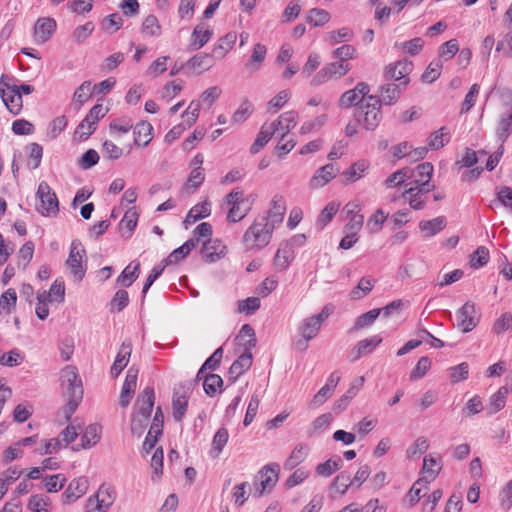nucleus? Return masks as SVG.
Listing matches in <instances>:
<instances>
[{
	"mask_svg": "<svg viewBox=\"0 0 512 512\" xmlns=\"http://www.w3.org/2000/svg\"><path fill=\"white\" fill-rule=\"evenodd\" d=\"M274 230L266 218L256 217L243 234L242 243L245 250L258 252L264 249L270 243Z\"/></svg>",
	"mask_w": 512,
	"mask_h": 512,
	"instance_id": "obj_1",
	"label": "nucleus"
},
{
	"mask_svg": "<svg viewBox=\"0 0 512 512\" xmlns=\"http://www.w3.org/2000/svg\"><path fill=\"white\" fill-rule=\"evenodd\" d=\"M155 393L152 387H146L139 395L135 403L137 412L132 416L131 432L140 437L147 425L154 406Z\"/></svg>",
	"mask_w": 512,
	"mask_h": 512,
	"instance_id": "obj_2",
	"label": "nucleus"
},
{
	"mask_svg": "<svg viewBox=\"0 0 512 512\" xmlns=\"http://www.w3.org/2000/svg\"><path fill=\"white\" fill-rule=\"evenodd\" d=\"M381 106L377 96L369 95L365 103L355 108V118L358 122H362L367 130L373 131L382 119Z\"/></svg>",
	"mask_w": 512,
	"mask_h": 512,
	"instance_id": "obj_3",
	"label": "nucleus"
},
{
	"mask_svg": "<svg viewBox=\"0 0 512 512\" xmlns=\"http://www.w3.org/2000/svg\"><path fill=\"white\" fill-rule=\"evenodd\" d=\"M225 202L230 206L227 221L236 223L244 219L251 210V203L240 188H234L225 196Z\"/></svg>",
	"mask_w": 512,
	"mask_h": 512,
	"instance_id": "obj_4",
	"label": "nucleus"
},
{
	"mask_svg": "<svg viewBox=\"0 0 512 512\" xmlns=\"http://www.w3.org/2000/svg\"><path fill=\"white\" fill-rule=\"evenodd\" d=\"M278 474L279 465L276 463L266 465L261 469L253 483L255 495L261 497L271 492L278 481Z\"/></svg>",
	"mask_w": 512,
	"mask_h": 512,
	"instance_id": "obj_5",
	"label": "nucleus"
},
{
	"mask_svg": "<svg viewBox=\"0 0 512 512\" xmlns=\"http://www.w3.org/2000/svg\"><path fill=\"white\" fill-rule=\"evenodd\" d=\"M36 196L40 200V203L36 205V209L41 215L55 216L58 213V198L47 182H40Z\"/></svg>",
	"mask_w": 512,
	"mask_h": 512,
	"instance_id": "obj_6",
	"label": "nucleus"
},
{
	"mask_svg": "<svg viewBox=\"0 0 512 512\" xmlns=\"http://www.w3.org/2000/svg\"><path fill=\"white\" fill-rule=\"evenodd\" d=\"M434 167L430 162L419 164L414 170H410L414 180L410 181L407 186L417 188L415 193H429L435 189L434 183L431 182V177Z\"/></svg>",
	"mask_w": 512,
	"mask_h": 512,
	"instance_id": "obj_7",
	"label": "nucleus"
},
{
	"mask_svg": "<svg viewBox=\"0 0 512 512\" xmlns=\"http://www.w3.org/2000/svg\"><path fill=\"white\" fill-rule=\"evenodd\" d=\"M332 312L333 307L331 305H326L323 307L319 314L305 319L298 328L301 337H303L305 340H311L316 337L323 322L330 316Z\"/></svg>",
	"mask_w": 512,
	"mask_h": 512,
	"instance_id": "obj_8",
	"label": "nucleus"
},
{
	"mask_svg": "<svg viewBox=\"0 0 512 512\" xmlns=\"http://www.w3.org/2000/svg\"><path fill=\"white\" fill-rule=\"evenodd\" d=\"M457 328L463 332L468 333L472 331L479 322L477 317L476 304L471 301H467L457 312Z\"/></svg>",
	"mask_w": 512,
	"mask_h": 512,
	"instance_id": "obj_9",
	"label": "nucleus"
},
{
	"mask_svg": "<svg viewBox=\"0 0 512 512\" xmlns=\"http://www.w3.org/2000/svg\"><path fill=\"white\" fill-rule=\"evenodd\" d=\"M86 250L79 241H73L70 247V253L66 261L76 281L80 282L85 276V268L82 265Z\"/></svg>",
	"mask_w": 512,
	"mask_h": 512,
	"instance_id": "obj_10",
	"label": "nucleus"
},
{
	"mask_svg": "<svg viewBox=\"0 0 512 512\" xmlns=\"http://www.w3.org/2000/svg\"><path fill=\"white\" fill-rule=\"evenodd\" d=\"M410 79H405L399 83H386L379 87L378 101L382 105H394L400 99L401 94L409 84Z\"/></svg>",
	"mask_w": 512,
	"mask_h": 512,
	"instance_id": "obj_11",
	"label": "nucleus"
},
{
	"mask_svg": "<svg viewBox=\"0 0 512 512\" xmlns=\"http://www.w3.org/2000/svg\"><path fill=\"white\" fill-rule=\"evenodd\" d=\"M370 91L366 82H358L353 89L344 92L339 98L338 105L342 108H349L352 105L357 107L365 99Z\"/></svg>",
	"mask_w": 512,
	"mask_h": 512,
	"instance_id": "obj_12",
	"label": "nucleus"
},
{
	"mask_svg": "<svg viewBox=\"0 0 512 512\" xmlns=\"http://www.w3.org/2000/svg\"><path fill=\"white\" fill-rule=\"evenodd\" d=\"M413 70V63L408 60H399L387 65L383 76L387 81H403L409 79V74Z\"/></svg>",
	"mask_w": 512,
	"mask_h": 512,
	"instance_id": "obj_13",
	"label": "nucleus"
},
{
	"mask_svg": "<svg viewBox=\"0 0 512 512\" xmlns=\"http://www.w3.org/2000/svg\"><path fill=\"white\" fill-rule=\"evenodd\" d=\"M110 487L101 485L98 492L90 496L86 503V508L94 509L95 511L106 512L113 504L114 497Z\"/></svg>",
	"mask_w": 512,
	"mask_h": 512,
	"instance_id": "obj_14",
	"label": "nucleus"
},
{
	"mask_svg": "<svg viewBox=\"0 0 512 512\" xmlns=\"http://www.w3.org/2000/svg\"><path fill=\"white\" fill-rule=\"evenodd\" d=\"M60 377L67 396H73L74 390L79 388L81 397H83L82 381L75 366L68 365L63 368L61 370Z\"/></svg>",
	"mask_w": 512,
	"mask_h": 512,
	"instance_id": "obj_15",
	"label": "nucleus"
},
{
	"mask_svg": "<svg viewBox=\"0 0 512 512\" xmlns=\"http://www.w3.org/2000/svg\"><path fill=\"white\" fill-rule=\"evenodd\" d=\"M89 481L86 477L73 479L62 494L63 502L71 504L82 497L88 490Z\"/></svg>",
	"mask_w": 512,
	"mask_h": 512,
	"instance_id": "obj_16",
	"label": "nucleus"
},
{
	"mask_svg": "<svg viewBox=\"0 0 512 512\" xmlns=\"http://www.w3.org/2000/svg\"><path fill=\"white\" fill-rule=\"evenodd\" d=\"M138 373V368L134 366H131L128 369L119 398V404L121 407H127L129 405L130 400L135 393Z\"/></svg>",
	"mask_w": 512,
	"mask_h": 512,
	"instance_id": "obj_17",
	"label": "nucleus"
},
{
	"mask_svg": "<svg viewBox=\"0 0 512 512\" xmlns=\"http://www.w3.org/2000/svg\"><path fill=\"white\" fill-rule=\"evenodd\" d=\"M205 262L213 263L226 254V246L219 239L204 240L201 250Z\"/></svg>",
	"mask_w": 512,
	"mask_h": 512,
	"instance_id": "obj_18",
	"label": "nucleus"
},
{
	"mask_svg": "<svg viewBox=\"0 0 512 512\" xmlns=\"http://www.w3.org/2000/svg\"><path fill=\"white\" fill-rule=\"evenodd\" d=\"M286 212V203L281 195H275L271 202V208L265 215L260 217L266 218L268 223L276 228L283 222L284 214Z\"/></svg>",
	"mask_w": 512,
	"mask_h": 512,
	"instance_id": "obj_19",
	"label": "nucleus"
},
{
	"mask_svg": "<svg viewBox=\"0 0 512 512\" xmlns=\"http://www.w3.org/2000/svg\"><path fill=\"white\" fill-rule=\"evenodd\" d=\"M294 259L292 243L282 242L273 258V266L277 271L286 270Z\"/></svg>",
	"mask_w": 512,
	"mask_h": 512,
	"instance_id": "obj_20",
	"label": "nucleus"
},
{
	"mask_svg": "<svg viewBox=\"0 0 512 512\" xmlns=\"http://www.w3.org/2000/svg\"><path fill=\"white\" fill-rule=\"evenodd\" d=\"M56 30V21L53 18H40L34 26L35 42L45 43Z\"/></svg>",
	"mask_w": 512,
	"mask_h": 512,
	"instance_id": "obj_21",
	"label": "nucleus"
},
{
	"mask_svg": "<svg viewBox=\"0 0 512 512\" xmlns=\"http://www.w3.org/2000/svg\"><path fill=\"white\" fill-rule=\"evenodd\" d=\"M338 173V169L333 164H327L319 168L314 176L309 181V186L312 189H318L325 186Z\"/></svg>",
	"mask_w": 512,
	"mask_h": 512,
	"instance_id": "obj_22",
	"label": "nucleus"
},
{
	"mask_svg": "<svg viewBox=\"0 0 512 512\" xmlns=\"http://www.w3.org/2000/svg\"><path fill=\"white\" fill-rule=\"evenodd\" d=\"M252 365V353L244 349V352L232 363L229 368V380L235 381L245 373Z\"/></svg>",
	"mask_w": 512,
	"mask_h": 512,
	"instance_id": "obj_23",
	"label": "nucleus"
},
{
	"mask_svg": "<svg viewBox=\"0 0 512 512\" xmlns=\"http://www.w3.org/2000/svg\"><path fill=\"white\" fill-rule=\"evenodd\" d=\"M345 210L349 217L348 223L344 227V231H350L358 234L363 227L364 216L359 214L360 207L356 203H348Z\"/></svg>",
	"mask_w": 512,
	"mask_h": 512,
	"instance_id": "obj_24",
	"label": "nucleus"
},
{
	"mask_svg": "<svg viewBox=\"0 0 512 512\" xmlns=\"http://www.w3.org/2000/svg\"><path fill=\"white\" fill-rule=\"evenodd\" d=\"M512 132V106L508 107L497 122L495 133L498 140L503 143L509 138Z\"/></svg>",
	"mask_w": 512,
	"mask_h": 512,
	"instance_id": "obj_25",
	"label": "nucleus"
},
{
	"mask_svg": "<svg viewBox=\"0 0 512 512\" xmlns=\"http://www.w3.org/2000/svg\"><path fill=\"white\" fill-rule=\"evenodd\" d=\"M131 351V343L123 342L114 360V363L111 366L110 373L113 377L119 376L123 369L127 366Z\"/></svg>",
	"mask_w": 512,
	"mask_h": 512,
	"instance_id": "obj_26",
	"label": "nucleus"
},
{
	"mask_svg": "<svg viewBox=\"0 0 512 512\" xmlns=\"http://www.w3.org/2000/svg\"><path fill=\"white\" fill-rule=\"evenodd\" d=\"M381 342L382 338L378 335L359 341L356 347L351 351L352 360L356 361L362 355L371 353Z\"/></svg>",
	"mask_w": 512,
	"mask_h": 512,
	"instance_id": "obj_27",
	"label": "nucleus"
},
{
	"mask_svg": "<svg viewBox=\"0 0 512 512\" xmlns=\"http://www.w3.org/2000/svg\"><path fill=\"white\" fill-rule=\"evenodd\" d=\"M7 109L14 115H18L23 107L22 95L18 93L17 85L8 88L5 98H2Z\"/></svg>",
	"mask_w": 512,
	"mask_h": 512,
	"instance_id": "obj_28",
	"label": "nucleus"
},
{
	"mask_svg": "<svg viewBox=\"0 0 512 512\" xmlns=\"http://www.w3.org/2000/svg\"><path fill=\"white\" fill-rule=\"evenodd\" d=\"M213 58L212 54H197L185 63L186 70L198 71V73L206 71L213 66Z\"/></svg>",
	"mask_w": 512,
	"mask_h": 512,
	"instance_id": "obj_29",
	"label": "nucleus"
},
{
	"mask_svg": "<svg viewBox=\"0 0 512 512\" xmlns=\"http://www.w3.org/2000/svg\"><path fill=\"white\" fill-rule=\"evenodd\" d=\"M198 245L196 238H190L183 245L172 251L165 259V264H175L184 259L190 251Z\"/></svg>",
	"mask_w": 512,
	"mask_h": 512,
	"instance_id": "obj_30",
	"label": "nucleus"
},
{
	"mask_svg": "<svg viewBox=\"0 0 512 512\" xmlns=\"http://www.w3.org/2000/svg\"><path fill=\"white\" fill-rule=\"evenodd\" d=\"M236 39L237 36L235 33H228L225 36L221 37L213 47L212 57L216 59L224 58L228 51L235 44Z\"/></svg>",
	"mask_w": 512,
	"mask_h": 512,
	"instance_id": "obj_31",
	"label": "nucleus"
},
{
	"mask_svg": "<svg viewBox=\"0 0 512 512\" xmlns=\"http://www.w3.org/2000/svg\"><path fill=\"white\" fill-rule=\"evenodd\" d=\"M212 30L205 27L204 24H198L191 35V46L194 50L202 48L212 37Z\"/></svg>",
	"mask_w": 512,
	"mask_h": 512,
	"instance_id": "obj_32",
	"label": "nucleus"
},
{
	"mask_svg": "<svg viewBox=\"0 0 512 512\" xmlns=\"http://www.w3.org/2000/svg\"><path fill=\"white\" fill-rule=\"evenodd\" d=\"M152 130L150 123L145 121L138 123L133 129L135 145L147 146L152 139Z\"/></svg>",
	"mask_w": 512,
	"mask_h": 512,
	"instance_id": "obj_33",
	"label": "nucleus"
},
{
	"mask_svg": "<svg viewBox=\"0 0 512 512\" xmlns=\"http://www.w3.org/2000/svg\"><path fill=\"white\" fill-rule=\"evenodd\" d=\"M266 54L267 48L265 45L261 43L255 44L252 54L247 63L245 64L246 69H248L251 72L257 71L264 62Z\"/></svg>",
	"mask_w": 512,
	"mask_h": 512,
	"instance_id": "obj_34",
	"label": "nucleus"
},
{
	"mask_svg": "<svg viewBox=\"0 0 512 512\" xmlns=\"http://www.w3.org/2000/svg\"><path fill=\"white\" fill-rule=\"evenodd\" d=\"M508 394V387H500L499 390L496 393H494L489 399L488 414L492 415L502 410L505 407Z\"/></svg>",
	"mask_w": 512,
	"mask_h": 512,
	"instance_id": "obj_35",
	"label": "nucleus"
},
{
	"mask_svg": "<svg viewBox=\"0 0 512 512\" xmlns=\"http://www.w3.org/2000/svg\"><path fill=\"white\" fill-rule=\"evenodd\" d=\"M375 283L376 281L371 277H362L358 284L350 291V299L359 300L364 298L372 291Z\"/></svg>",
	"mask_w": 512,
	"mask_h": 512,
	"instance_id": "obj_36",
	"label": "nucleus"
},
{
	"mask_svg": "<svg viewBox=\"0 0 512 512\" xmlns=\"http://www.w3.org/2000/svg\"><path fill=\"white\" fill-rule=\"evenodd\" d=\"M93 86L91 81H84L74 92L72 105L75 109H80L92 96Z\"/></svg>",
	"mask_w": 512,
	"mask_h": 512,
	"instance_id": "obj_37",
	"label": "nucleus"
},
{
	"mask_svg": "<svg viewBox=\"0 0 512 512\" xmlns=\"http://www.w3.org/2000/svg\"><path fill=\"white\" fill-rule=\"evenodd\" d=\"M275 132V128H273L271 124H264L257 134L254 143L251 145L250 152L252 154L258 153L268 143Z\"/></svg>",
	"mask_w": 512,
	"mask_h": 512,
	"instance_id": "obj_38",
	"label": "nucleus"
},
{
	"mask_svg": "<svg viewBox=\"0 0 512 512\" xmlns=\"http://www.w3.org/2000/svg\"><path fill=\"white\" fill-rule=\"evenodd\" d=\"M210 213H211L210 203L208 201H204L202 203H199V204L193 206L189 210V212L184 220V223L186 225L193 224L199 219L208 217L210 215Z\"/></svg>",
	"mask_w": 512,
	"mask_h": 512,
	"instance_id": "obj_39",
	"label": "nucleus"
},
{
	"mask_svg": "<svg viewBox=\"0 0 512 512\" xmlns=\"http://www.w3.org/2000/svg\"><path fill=\"white\" fill-rule=\"evenodd\" d=\"M296 117L297 115L293 111L283 113L279 119L271 123V126L275 128V131L282 130L289 134V131L296 126Z\"/></svg>",
	"mask_w": 512,
	"mask_h": 512,
	"instance_id": "obj_40",
	"label": "nucleus"
},
{
	"mask_svg": "<svg viewBox=\"0 0 512 512\" xmlns=\"http://www.w3.org/2000/svg\"><path fill=\"white\" fill-rule=\"evenodd\" d=\"M418 191L417 188H413L408 186V188L403 192L402 196L403 198L407 199L409 202V205L414 210H421L424 208L426 204V197L425 195L427 193H415Z\"/></svg>",
	"mask_w": 512,
	"mask_h": 512,
	"instance_id": "obj_41",
	"label": "nucleus"
},
{
	"mask_svg": "<svg viewBox=\"0 0 512 512\" xmlns=\"http://www.w3.org/2000/svg\"><path fill=\"white\" fill-rule=\"evenodd\" d=\"M445 227V218L443 216L436 217L432 220H423L419 223L421 231L426 232L427 237L434 236L442 231Z\"/></svg>",
	"mask_w": 512,
	"mask_h": 512,
	"instance_id": "obj_42",
	"label": "nucleus"
},
{
	"mask_svg": "<svg viewBox=\"0 0 512 512\" xmlns=\"http://www.w3.org/2000/svg\"><path fill=\"white\" fill-rule=\"evenodd\" d=\"M368 163L364 160L353 163L347 170L343 172V176L347 183H352L363 177L364 172L368 169Z\"/></svg>",
	"mask_w": 512,
	"mask_h": 512,
	"instance_id": "obj_43",
	"label": "nucleus"
},
{
	"mask_svg": "<svg viewBox=\"0 0 512 512\" xmlns=\"http://www.w3.org/2000/svg\"><path fill=\"white\" fill-rule=\"evenodd\" d=\"M101 427L97 424H90L86 427L81 437V446L84 449L94 446L100 439Z\"/></svg>",
	"mask_w": 512,
	"mask_h": 512,
	"instance_id": "obj_44",
	"label": "nucleus"
},
{
	"mask_svg": "<svg viewBox=\"0 0 512 512\" xmlns=\"http://www.w3.org/2000/svg\"><path fill=\"white\" fill-rule=\"evenodd\" d=\"M308 454V448L304 445H299L293 449L290 456L284 463L286 470H292L300 463H302Z\"/></svg>",
	"mask_w": 512,
	"mask_h": 512,
	"instance_id": "obj_45",
	"label": "nucleus"
},
{
	"mask_svg": "<svg viewBox=\"0 0 512 512\" xmlns=\"http://www.w3.org/2000/svg\"><path fill=\"white\" fill-rule=\"evenodd\" d=\"M343 461L337 456L334 459H328L327 461L320 463L316 466V473L322 477H329L335 471L342 467Z\"/></svg>",
	"mask_w": 512,
	"mask_h": 512,
	"instance_id": "obj_46",
	"label": "nucleus"
},
{
	"mask_svg": "<svg viewBox=\"0 0 512 512\" xmlns=\"http://www.w3.org/2000/svg\"><path fill=\"white\" fill-rule=\"evenodd\" d=\"M339 207V203H328L318 216V219L316 221L317 229L322 230L333 219V217L339 210Z\"/></svg>",
	"mask_w": 512,
	"mask_h": 512,
	"instance_id": "obj_47",
	"label": "nucleus"
},
{
	"mask_svg": "<svg viewBox=\"0 0 512 512\" xmlns=\"http://www.w3.org/2000/svg\"><path fill=\"white\" fill-rule=\"evenodd\" d=\"M449 131L446 127H441L438 131L432 133L427 142L432 150H438L449 142Z\"/></svg>",
	"mask_w": 512,
	"mask_h": 512,
	"instance_id": "obj_48",
	"label": "nucleus"
},
{
	"mask_svg": "<svg viewBox=\"0 0 512 512\" xmlns=\"http://www.w3.org/2000/svg\"><path fill=\"white\" fill-rule=\"evenodd\" d=\"M424 46L422 38L416 37L406 42H395L394 49L401 50L412 56L417 55Z\"/></svg>",
	"mask_w": 512,
	"mask_h": 512,
	"instance_id": "obj_49",
	"label": "nucleus"
},
{
	"mask_svg": "<svg viewBox=\"0 0 512 512\" xmlns=\"http://www.w3.org/2000/svg\"><path fill=\"white\" fill-rule=\"evenodd\" d=\"M22 474V471L16 467L7 469L0 478V499L5 495L10 484L15 482Z\"/></svg>",
	"mask_w": 512,
	"mask_h": 512,
	"instance_id": "obj_50",
	"label": "nucleus"
},
{
	"mask_svg": "<svg viewBox=\"0 0 512 512\" xmlns=\"http://www.w3.org/2000/svg\"><path fill=\"white\" fill-rule=\"evenodd\" d=\"M187 405L188 401L184 395H179L177 392L173 394L172 409L173 417L176 421H182L187 411Z\"/></svg>",
	"mask_w": 512,
	"mask_h": 512,
	"instance_id": "obj_51",
	"label": "nucleus"
},
{
	"mask_svg": "<svg viewBox=\"0 0 512 512\" xmlns=\"http://www.w3.org/2000/svg\"><path fill=\"white\" fill-rule=\"evenodd\" d=\"M352 484L353 481L350 474L348 472H341L334 478L330 489L335 490L340 495H344Z\"/></svg>",
	"mask_w": 512,
	"mask_h": 512,
	"instance_id": "obj_52",
	"label": "nucleus"
},
{
	"mask_svg": "<svg viewBox=\"0 0 512 512\" xmlns=\"http://www.w3.org/2000/svg\"><path fill=\"white\" fill-rule=\"evenodd\" d=\"M139 267V263H136L133 267L132 264H129L117 278V283L124 287L131 286L133 282L138 278Z\"/></svg>",
	"mask_w": 512,
	"mask_h": 512,
	"instance_id": "obj_53",
	"label": "nucleus"
},
{
	"mask_svg": "<svg viewBox=\"0 0 512 512\" xmlns=\"http://www.w3.org/2000/svg\"><path fill=\"white\" fill-rule=\"evenodd\" d=\"M490 254L489 250L485 246H479L471 255H470V266L474 269L483 267L489 261Z\"/></svg>",
	"mask_w": 512,
	"mask_h": 512,
	"instance_id": "obj_54",
	"label": "nucleus"
},
{
	"mask_svg": "<svg viewBox=\"0 0 512 512\" xmlns=\"http://www.w3.org/2000/svg\"><path fill=\"white\" fill-rule=\"evenodd\" d=\"M246 339L245 343H243L244 349L246 350H252L256 346V336L254 329L249 324H244L239 332V335L236 337V340H244Z\"/></svg>",
	"mask_w": 512,
	"mask_h": 512,
	"instance_id": "obj_55",
	"label": "nucleus"
},
{
	"mask_svg": "<svg viewBox=\"0 0 512 512\" xmlns=\"http://www.w3.org/2000/svg\"><path fill=\"white\" fill-rule=\"evenodd\" d=\"M123 25V18L118 13L106 16L101 22V28L107 33H113L119 30Z\"/></svg>",
	"mask_w": 512,
	"mask_h": 512,
	"instance_id": "obj_56",
	"label": "nucleus"
},
{
	"mask_svg": "<svg viewBox=\"0 0 512 512\" xmlns=\"http://www.w3.org/2000/svg\"><path fill=\"white\" fill-rule=\"evenodd\" d=\"M222 384L223 380L218 374H207L204 377L203 387L209 396H214Z\"/></svg>",
	"mask_w": 512,
	"mask_h": 512,
	"instance_id": "obj_57",
	"label": "nucleus"
},
{
	"mask_svg": "<svg viewBox=\"0 0 512 512\" xmlns=\"http://www.w3.org/2000/svg\"><path fill=\"white\" fill-rule=\"evenodd\" d=\"M67 397H68V402L63 407L62 413L64 415L65 420L68 421V420H70V418L73 415V413L76 411V409H77V407H78V405L81 402L83 397H81V393H80V389L79 388L74 390L73 396H67Z\"/></svg>",
	"mask_w": 512,
	"mask_h": 512,
	"instance_id": "obj_58",
	"label": "nucleus"
},
{
	"mask_svg": "<svg viewBox=\"0 0 512 512\" xmlns=\"http://www.w3.org/2000/svg\"><path fill=\"white\" fill-rule=\"evenodd\" d=\"M66 481V477L62 474L48 476L44 478L45 489L49 493H56L64 487Z\"/></svg>",
	"mask_w": 512,
	"mask_h": 512,
	"instance_id": "obj_59",
	"label": "nucleus"
},
{
	"mask_svg": "<svg viewBox=\"0 0 512 512\" xmlns=\"http://www.w3.org/2000/svg\"><path fill=\"white\" fill-rule=\"evenodd\" d=\"M93 30L94 24L93 22L89 21L76 27L72 32L71 37L75 43L81 44L92 34Z\"/></svg>",
	"mask_w": 512,
	"mask_h": 512,
	"instance_id": "obj_60",
	"label": "nucleus"
},
{
	"mask_svg": "<svg viewBox=\"0 0 512 512\" xmlns=\"http://www.w3.org/2000/svg\"><path fill=\"white\" fill-rule=\"evenodd\" d=\"M381 314L380 309H372L366 313L361 314L355 322L354 328L355 330L362 329L364 327L370 326L374 323V321Z\"/></svg>",
	"mask_w": 512,
	"mask_h": 512,
	"instance_id": "obj_61",
	"label": "nucleus"
},
{
	"mask_svg": "<svg viewBox=\"0 0 512 512\" xmlns=\"http://www.w3.org/2000/svg\"><path fill=\"white\" fill-rule=\"evenodd\" d=\"M330 20V14L328 11L319 8H313L309 11L307 21L314 26H321Z\"/></svg>",
	"mask_w": 512,
	"mask_h": 512,
	"instance_id": "obj_62",
	"label": "nucleus"
},
{
	"mask_svg": "<svg viewBox=\"0 0 512 512\" xmlns=\"http://www.w3.org/2000/svg\"><path fill=\"white\" fill-rule=\"evenodd\" d=\"M429 448V443L426 437H418L415 442L406 450L408 458H414L417 455L423 454Z\"/></svg>",
	"mask_w": 512,
	"mask_h": 512,
	"instance_id": "obj_63",
	"label": "nucleus"
},
{
	"mask_svg": "<svg viewBox=\"0 0 512 512\" xmlns=\"http://www.w3.org/2000/svg\"><path fill=\"white\" fill-rule=\"evenodd\" d=\"M28 507L34 512H50L49 498L43 495H34L31 497Z\"/></svg>",
	"mask_w": 512,
	"mask_h": 512,
	"instance_id": "obj_64",
	"label": "nucleus"
}]
</instances>
